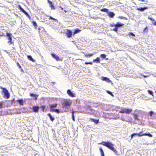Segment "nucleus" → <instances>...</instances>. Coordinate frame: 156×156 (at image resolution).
Masks as SVG:
<instances>
[{
  "label": "nucleus",
  "instance_id": "1",
  "mask_svg": "<svg viewBox=\"0 0 156 156\" xmlns=\"http://www.w3.org/2000/svg\"><path fill=\"white\" fill-rule=\"evenodd\" d=\"M98 144H101L105 146V147H107L109 149L113 151L115 154L117 155H119L117 151H116V149L115 148H114V147H113L114 146V144H113L111 143L108 141H103L101 143H99Z\"/></svg>",
  "mask_w": 156,
  "mask_h": 156
},
{
  "label": "nucleus",
  "instance_id": "2",
  "mask_svg": "<svg viewBox=\"0 0 156 156\" xmlns=\"http://www.w3.org/2000/svg\"><path fill=\"white\" fill-rule=\"evenodd\" d=\"M72 104V101L69 99H64L62 101V106L63 108L68 109Z\"/></svg>",
  "mask_w": 156,
  "mask_h": 156
},
{
  "label": "nucleus",
  "instance_id": "3",
  "mask_svg": "<svg viewBox=\"0 0 156 156\" xmlns=\"http://www.w3.org/2000/svg\"><path fill=\"white\" fill-rule=\"evenodd\" d=\"M40 20L41 22H44V20H46L47 18L49 16L46 15L42 9H40Z\"/></svg>",
  "mask_w": 156,
  "mask_h": 156
},
{
  "label": "nucleus",
  "instance_id": "4",
  "mask_svg": "<svg viewBox=\"0 0 156 156\" xmlns=\"http://www.w3.org/2000/svg\"><path fill=\"white\" fill-rule=\"evenodd\" d=\"M0 88L2 90V92L4 95L3 97L5 99L9 98L10 97V95L8 91L5 88L1 86L0 87Z\"/></svg>",
  "mask_w": 156,
  "mask_h": 156
},
{
  "label": "nucleus",
  "instance_id": "5",
  "mask_svg": "<svg viewBox=\"0 0 156 156\" xmlns=\"http://www.w3.org/2000/svg\"><path fill=\"white\" fill-rule=\"evenodd\" d=\"M57 106V104L50 105L49 106L51 111V112H55L58 113H59L60 111L58 109L54 108H56Z\"/></svg>",
  "mask_w": 156,
  "mask_h": 156
},
{
  "label": "nucleus",
  "instance_id": "6",
  "mask_svg": "<svg viewBox=\"0 0 156 156\" xmlns=\"http://www.w3.org/2000/svg\"><path fill=\"white\" fill-rule=\"evenodd\" d=\"M6 34V36L8 37V41L7 43L9 45H11L13 43V42H12V34L11 33H7Z\"/></svg>",
  "mask_w": 156,
  "mask_h": 156
},
{
  "label": "nucleus",
  "instance_id": "7",
  "mask_svg": "<svg viewBox=\"0 0 156 156\" xmlns=\"http://www.w3.org/2000/svg\"><path fill=\"white\" fill-rule=\"evenodd\" d=\"M65 33L66 34L68 37H71L72 32L70 30H65Z\"/></svg>",
  "mask_w": 156,
  "mask_h": 156
},
{
  "label": "nucleus",
  "instance_id": "8",
  "mask_svg": "<svg viewBox=\"0 0 156 156\" xmlns=\"http://www.w3.org/2000/svg\"><path fill=\"white\" fill-rule=\"evenodd\" d=\"M19 8L20 9L21 12H23L25 15H26L28 17L30 18V16L28 13L25 11L20 5L19 6Z\"/></svg>",
  "mask_w": 156,
  "mask_h": 156
},
{
  "label": "nucleus",
  "instance_id": "9",
  "mask_svg": "<svg viewBox=\"0 0 156 156\" xmlns=\"http://www.w3.org/2000/svg\"><path fill=\"white\" fill-rule=\"evenodd\" d=\"M11 103L12 105L14 106H17L18 105L16 100V101L14 98H13L12 100Z\"/></svg>",
  "mask_w": 156,
  "mask_h": 156
},
{
  "label": "nucleus",
  "instance_id": "10",
  "mask_svg": "<svg viewBox=\"0 0 156 156\" xmlns=\"http://www.w3.org/2000/svg\"><path fill=\"white\" fill-rule=\"evenodd\" d=\"M48 3L49 4V6L51 7V9L54 10L55 8L53 4H52V2L49 0H48Z\"/></svg>",
  "mask_w": 156,
  "mask_h": 156
},
{
  "label": "nucleus",
  "instance_id": "11",
  "mask_svg": "<svg viewBox=\"0 0 156 156\" xmlns=\"http://www.w3.org/2000/svg\"><path fill=\"white\" fill-rule=\"evenodd\" d=\"M67 93L69 96L72 97L75 96L74 94L70 90H67Z\"/></svg>",
  "mask_w": 156,
  "mask_h": 156
},
{
  "label": "nucleus",
  "instance_id": "12",
  "mask_svg": "<svg viewBox=\"0 0 156 156\" xmlns=\"http://www.w3.org/2000/svg\"><path fill=\"white\" fill-rule=\"evenodd\" d=\"M101 79L103 80L106 81L108 83H110V82H111V81L109 80V79L107 77H101Z\"/></svg>",
  "mask_w": 156,
  "mask_h": 156
},
{
  "label": "nucleus",
  "instance_id": "13",
  "mask_svg": "<svg viewBox=\"0 0 156 156\" xmlns=\"http://www.w3.org/2000/svg\"><path fill=\"white\" fill-rule=\"evenodd\" d=\"M17 102L19 103V105H23V101L22 99H18L16 100Z\"/></svg>",
  "mask_w": 156,
  "mask_h": 156
},
{
  "label": "nucleus",
  "instance_id": "14",
  "mask_svg": "<svg viewBox=\"0 0 156 156\" xmlns=\"http://www.w3.org/2000/svg\"><path fill=\"white\" fill-rule=\"evenodd\" d=\"M52 56L57 61H58L59 60V57L56 54L53 53L51 54Z\"/></svg>",
  "mask_w": 156,
  "mask_h": 156
},
{
  "label": "nucleus",
  "instance_id": "15",
  "mask_svg": "<svg viewBox=\"0 0 156 156\" xmlns=\"http://www.w3.org/2000/svg\"><path fill=\"white\" fill-rule=\"evenodd\" d=\"M108 15L109 17L111 18H113L115 14L113 12H108Z\"/></svg>",
  "mask_w": 156,
  "mask_h": 156
},
{
  "label": "nucleus",
  "instance_id": "16",
  "mask_svg": "<svg viewBox=\"0 0 156 156\" xmlns=\"http://www.w3.org/2000/svg\"><path fill=\"white\" fill-rule=\"evenodd\" d=\"M147 9L148 7H145L144 8L141 7V8H137V10L141 12H143L145 10Z\"/></svg>",
  "mask_w": 156,
  "mask_h": 156
},
{
  "label": "nucleus",
  "instance_id": "17",
  "mask_svg": "<svg viewBox=\"0 0 156 156\" xmlns=\"http://www.w3.org/2000/svg\"><path fill=\"white\" fill-rule=\"evenodd\" d=\"M30 95L31 97H33V98L35 99H37V98L38 96V95H37L36 94H34L32 93H30Z\"/></svg>",
  "mask_w": 156,
  "mask_h": 156
},
{
  "label": "nucleus",
  "instance_id": "18",
  "mask_svg": "<svg viewBox=\"0 0 156 156\" xmlns=\"http://www.w3.org/2000/svg\"><path fill=\"white\" fill-rule=\"evenodd\" d=\"M85 56L86 57H90L92 56L93 55H94V53L91 54H89L88 53H84Z\"/></svg>",
  "mask_w": 156,
  "mask_h": 156
},
{
  "label": "nucleus",
  "instance_id": "19",
  "mask_svg": "<svg viewBox=\"0 0 156 156\" xmlns=\"http://www.w3.org/2000/svg\"><path fill=\"white\" fill-rule=\"evenodd\" d=\"M32 109L34 112H37L38 110V107L37 106H34L33 107Z\"/></svg>",
  "mask_w": 156,
  "mask_h": 156
},
{
  "label": "nucleus",
  "instance_id": "20",
  "mask_svg": "<svg viewBox=\"0 0 156 156\" xmlns=\"http://www.w3.org/2000/svg\"><path fill=\"white\" fill-rule=\"evenodd\" d=\"M27 57L28 59L31 61L33 62H35V60L32 58V56L31 55H27Z\"/></svg>",
  "mask_w": 156,
  "mask_h": 156
},
{
  "label": "nucleus",
  "instance_id": "21",
  "mask_svg": "<svg viewBox=\"0 0 156 156\" xmlns=\"http://www.w3.org/2000/svg\"><path fill=\"white\" fill-rule=\"evenodd\" d=\"M93 62L99 63L100 62V59L99 57H97L96 59L93 60Z\"/></svg>",
  "mask_w": 156,
  "mask_h": 156
},
{
  "label": "nucleus",
  "instance_id": "22",
  "mask_svg": "<svg viewBox=\"0 0 156 156\" xmlns=\"http://www.w3.org/2000/svg\"><path fill=\"white\" fill-rule=\"evenodd\" d=\"M90 120L91 121L94 122L96 124H97L99 122V120H98L90 118Z\"/></svg>",
  "mask_w": 156,
  "mask_h": 156
},
{
  "label": "nucleus",
  "instance_id": "23",
  "mask_svg": "<svg viewBox=\"0 0 156 156\" xmlns=\"http://www.w3.org/2000/svg\"><path fill=\"white\" fill-rule=\"evenodd\" d=\"M48 115L49 117L50 120L52 122H53L55 120V118L52 116L50 113H48Z\"/></svg>",
  "mask_w": 156,
  "mask_h": 156
},
{
  "label": "nucleus",
  "instance_id": "24",
  "mask_svg": "<svg viewBox=\"0 0 156 156\" xmlns=\"http://www.w3.org/2000/svg\"><path fill=\"white\" fill-rule=\"evenodd\" d=\"M125 111L126 113H130L132 111V110L131 109H126L125 108Z\"/></svg>",
  "mask_w": 156,
  "mask_h": 156
},
{
  "label": "nucleus",
  "instance_id": "25",
  "mask_svg": "<svg viewBox=\"0 0 156 156\" xmlns=\"http://www.w3.org/2000/svg\"><path fill=\"white\" fill-rule=\"evenodd\" d=\"M99 150L101 152V155L102 156H105L104 152L102 148H100Z\"/></svg>",
  "mask_w": 156,
  "mask_h": 156
},
{
  "label": "nucleus",
  "instance_id": "26",
  "mask_svg": "<svg viewBox=\"0 0 156 156\" xmlns=\"http://www.w3.org/2000/svg\"><path fill=\"white\" fill-rule=\"evenodd\" d=\"M123 24L119 22L117 23L116 24V26L118 27L123 26Z\"/></svg>",
  "mask_w": 156,
  "mask_h": 156
},
{
  "label": "nucleus",
  "instance_id": "27",
  "mask_svg": "<svg viewBox=\"0 0 156 156\" xmlns=\"http://www.w3.org/2000/svg\"><path fill=\"white\" fill-rule=\"evenodd\" d=\"M146 135V133H143L142 132H140V133H138V136H141Z\"/></svg>",
  "mask_w": 156,
  "mask_h": 156
},
{
  "label": "nucleus",
  "instance_id": "28",
  "mask_svg": "<svg viewBox=\"0 0 156 156\" xmlns=\"http://www.w3.org/2000/svg\"><path fill=\"white\" fill-rule=\"evenodd\" d=\"M75 112L74 111H73L72 112V119L73 120L75 121V117L74 116V114Z\"/></svg>",
  "mask_w": 156,
  "mask_h": 156
},
{
  "label": "nucleus",
  "instance_id": "29",
  "mask_svg": "<svg viewBox=\"0 0 156 156\" xmlns=\"http://www.w3.org/2000/svg\"><path fill=\"white\" fill-rule=\"evenodd\" d=\"M49 19H51V20H54V21H55V22H56L57 23H58V20L57 19H55L53 18L51 16H50Z\"/></svg>",
  "mask_w": 156,
  "mask_h": 156
},
{
  "label": "nucleus",
  "instance_id": "30",
  "mask_svg": "<svg viewBox=\"0 0 156 156\" xmlns=\"http://www.w3.org/2000/svg\"><path fill=\"white\" fill-rule=\"evenodd\" d=\"M80 30H79L77 29H76V30H75L74 33V34H77V33L80 32Z\"/></svg>",
  "mask_w": 156,
  "mask_h": 156
},
{
  "label": "nucleus",
  "instance_id": "31",
  "mask_svg": "<svg viewBox=\"0 0 156 156\" xmlns=\"http://www.w3.org/2000/svg\"><path fill=\"white\" fill-rule=\"evenodd\" d=\"M136 135L138 136V133H134L133 134H132L131 135V139L133 138V137Z\"/></svg>",
  "mask_w": 156,
  "mask_h": 156
},
{
  "label": "nucleus",
  "instance_id": "32",
  "mask_svg": "<svg viewBox=\"0 0 156 156\" xmlns=\"http://www.w3.org/2000/svg\"><path fill=\"white\" fill-rule=\"evenodd\" d=\"M148 92L150 94L152 95L153 97H154V95H153V93L152 91L151 90H148Z\"/></svg>",
  "mask_w": 156,
  "mask_h": 156
},
{
  "label": "nucleus",
  "instance_id": "33",
  "mask_svg": "<svg viewBox=\"0 0 156 156\" xmlns=\"http://www.w3.org/2000/svg\"><path fill=\"white\" fill-rule=\"evenodd\" d=\"M133 116H134V119L135 120H139V119L137 118V114H134Z\"/></svg>",
  "mask_w": 156,
  "mask_h": 156
},
{
  "label": "nucleus",
  "instance_id": "34",
  "mask_svg": "<svg viewBox=\"0 0 156 156\" xmlns=\"http://www.w3.org/2000/svg\"><path fill=\"white\" fill-rule=\"evenodd\" d=\"M100 57L102 58H105L106 57V55L104 54H101L100 55Z\"/></svg>",
  "mask_w": 156,
  "mask_h": 156
},
{
  "label": "nucleus",
  "instance_id": "35",
  "mask_svg": "<svg viewBox=\"0 0 156 156\" xmlns=\"http://www.w3.org/2000/svg\"><path fill=\"white\" fill-rule=\"evenodd\" d=\"M32 23L33 25L35 26V27H37V24L35 22L33 21Z\"/></svg>",
  "mask_w": 156,
  "mask_h": 156
},
{
  "label": "nucleus",
  "instance_id": "36",
  "mask_svg": "<svg viewBox=\"0 0 156 156\" xmlns=\"http://www.w3.org/2000/svg\"><path fill=\"white\" fill-rule=\"evenodd\" d=\"M102 11L105 12H108V10L107 9L104 8L103 9L101 10Z\"/></svg>",
  "mask_w": 156,
  "mask_h": 156
},
{
  "label": "nucleus",
  "instance_id": "37",
  "mask_svg": "<svg viewBox=\"0 0 156 156\" xmlns=\"http://www.w3.org/2000/svg\"><path fill=\"white\" fill-rule=\"evenodd\" d=\"M1 30H0V36H5V34L3 32L1 31Z\"/></svg>",
  "mask_w": 156,
  "mask_h": 156
},
{
  "label": "nucleus",
  "instance_id": "38",
  "mask_svg": "<svg viewBox=\"0 0 156 156\" xmlns=\"http://www.w3.org/2000/svg\"><path fill=\"white\" fill-rule=\"evenodd\" d=\"M3 101L0 102V108H2L3 106Z\"/></svg>",
  "mask_w": 156,
  "mask_h": 156
},
{
  "label": "nucleus",
  "instance_id": "39",
  "mask_svg": "<svg viewBox=\"0 0 156 156\" xmlns=\"http://www.w3.org/2000/svg\"><path fill=\"white\" fill-rule=\"evenodd\" d=\"M106 92H107V93H108L109 94L111 95L112 96H113V94H112V92H110V91H108V90H107L106 91Z\"/></svg>",
  "mask_w": 156,
  "mask_h": 156
},
{
  "label": "nucleus",
  "instance_id": "40",
  "mask_svg": "<svg viewBox=\"0 0 156 156\" xmlns=\"http://www.w3.org/2000/svg\"><path fill=\"white\" fill-rule=\"evenodd\" d=\"M115 27L113 29V30L115 32H117L118 31V27L116 26H115Z\"/></svg>",
  "mask_w": 156,
  "mask_h": 156
},
{
  "label": "nucleus",
  "instance_id": "41",
  "mask_svg": "<svg viewBox=\"0 0 156 156\" xmlns=\"http://www.w3.org/2000/svg\"><path fill=\"white\" fill-rule=\"evenodd\" d=\"M154 114V112L153 111H151L150 112H149V115L150 116H152V115L153 114Z\"/></svg>",
  "mask_w": 156,
  "mask_h": 156
},
{
  "label": "nucleus",
  "instance_id": "42",
  "mask_svg": "<svg viewBox=\"0 0 156 156\" xmlns=\"http://www.w3.org/2000/svg\"><path fill=\"white\" fill-rule=\"evenodd\" d=\"M120 112L121 113H126L125 108L124 109H122L120 111Z\"/></svg>",
  "mask_w": 156,
  "mask_h": 156
},
{
  "label": "nucleus",
  "instance_id": "43",
  "mask_svg": "<svg viewBox=\"0 0 156 156\" xmlns=\"http://www.w3.org/2000/svg\"><path fill=\"white\" fill-rule=\"evenodd\" d=\"M146 135L147 136L150 137H152L153 136L150 133H146Z\"/></svg>",
  "mask_w": 156,
  "mask_h": 156
},
{
  "label": "nucleus",
  "instance_id": "44",
  "mask_svg": "<svg viewBox=\"0 0 156 156\" xmlns=\"http://www.w3.org/2000/svg\"><path fill=\"white\" fill-rule=\"evenodd\" d=\"M42 110L43 112L45 111V107L44 106H42L41 107Z\"/></svg>",
  "mask_w": 156,
  "mask_h": 156
},
{
  "label": "nucleus",
  "instance_id": "45",
  "mask_svg": "<svg viewBox=\"0 0 156 156\" xmlns=\"http://www.w3.org/2000/svg\"><path fill=\"white\" fill-rule=\"evenodd\" d=\"M16 65H17V66L20 69L21 68V66L20 65L18 62H16Z\"/></svg>",
  "mask_w": 156,
  "mask_h": 156
},
{
  "label": "nucleus",
  "instance_id": "46",
  "mask_svg": "<svg viewBox=\"0 0 156 156\" xmlns=\"http://www.w3.org/2000/svg\"><path fill=\"white\" fill-rule=\"evenodd\" d=\"M119 18H120V19H123L124 20H127V19L126 17H123V16H119Z\"/></svg>",
  "mask_w": 156,
  "mask_h": 156
},
{
  "label": "nucleus",
  "instance_id": "47",
  "mask_svg": "<svg viewBox=\"0 0 156 156\" xmlns=\"http://www.w3.org/2000/svg\"><path fill=\"white\" fill-rule=\"evenodd\" d=\"M116 26V24H115L114 23H112L110 24V26L112 27H115Z\"/></svg>",
  "mask_w": 156,
  "mask_h": 156
},
{
  "label": "nucleus",
  "instance_id": "48",
  "mask_svg": "<svg viewBox=\"0 0 156 156\" xmlns=\"http://www.w3.org/2000/svg\"><path fill=\"white\" fill-rule=\"evenodd\" d=\"M129 35L130 36H134V37L135 36L134 34L132 32L129 33Z\"/></svg>",
  "mask_w": 156,
  "mask_h": 156
},
{
  "label": "nucleus",
  "instance_id": "49",
  "mask_svg": "<svg viewBox=\"0 0 156 156\" xmlns=\"http://www.w3.org/2000/svg\"><path fill=\"white\" fill-rule=\"evenodd\" d=\"M85 64H90V65H92V62H86L85 63Z\"/></svg>",
  "mask_w": 156,
  "mask_h": 156
},
{
  "label": "nucleus",
  "instance_id": "50",
  "mask_svg": "<svg viewBox=\"0 0 156 156\" xmlns=\"http://www.w3.org/2000/svg\"><path fill=\"white\" fill-rule=\"evenodd\" d=\"M148 19H149V20H152V21H154V20L151 17H148Z\"/></svg>",
  "mask_w": 156,
  "mask_h": 156
},
{
  "label": "nucleus",
  "instance_id": "51",
  "mask_svg": "<svg viewBox=\"0 0 156 156\" xmlns=\"http://www.w3.org/2000/svg\"><path fill=\"white\" fill-rule=\"evenodd\" d=\"M154 22H153V23L155 25H156V21L154 20V21H153Z\"/></svg>",
  "mask_w": 156,
  "mask_h": 156
},
{
  "label": "nucleus",
  "instance_id": "52",
  "mask_svg": "<svg viewBox=\"0 0 156 156\" xmlns=\"http://www.w3.org/2000/svg\"><path fill=\"white\" fill-rule=\"evenodd\" d=\"M20 69L21 71V72H23V69H21V68Z\"/></svg>",
  "mask_w": 156,
  "mask_h": 156
},
{
  "label": "nucleus",
  "instance_id": "53",
  "mask_svg": "<svg viewBox=\"0 0 156 156\" xmlns=\"http://www.w3.org/2000/svg\"><path fill=\"white\" fill-rule=\"evenodd\" d=\"M147 27H146L144 29V30H145L147 28Z\"/></svg>",
  "mask_w": 156,
  "mask_h": 156
},
{
  "label": "nucleus",
  "instance_id": "54",
  "mask_svg": "<svg viewBox=\"0 0 156 156\" xmlns=\"http://www.w3.org/2000/svg\"><path fill=\"white\" fill-rule=\"evenodd\" d=\"M122 120L123 121H125V120L124 119H122Z\"/></svg>",
  "mask_w": 156,
  "mask_h": 156
},
{
  "label": "nucleus",
  "instance_id": "55",
  "mask_svg": "<svg viewBox=\"0 0 156 156\" xmlns=\"http://www.w3.org/2000/svg\"><path fill=\"white\" fill-rule=\"evenodd\" d=\"M93 111H94V110H91V111H92V112H93Z\"/></svg>",
  "mask_w": 156,
  "mask_h": 156
},
{
  "label": "nucleus",
  "instance_id": "56",
  "mask_svg": "<svg viewBox=\"0 0 156 156\" xmlns=\"http://www.w3.org/2000/svg\"><path fill=\"white\" fill-rule=\"evenodd\" d=\"M144 77H147L146 76H144Z\"/></svg>",
  "mask_w": 156,
  "mask_h": 156
},
{
  "label": "nucleus",
  "instance_id": "57",
  "mask_svg": "<svg viewBox=\"0 0 156 156\" xmlns=\"http://www.w3.org/2000/svg\"><path fill=\"white\" fill-rule=\"evenodd\" d=\"M155 92L156 93V91H155Z\"/></svg>",
  "mask_w": 156,
  "mask_h": 156
}]
</instances>
